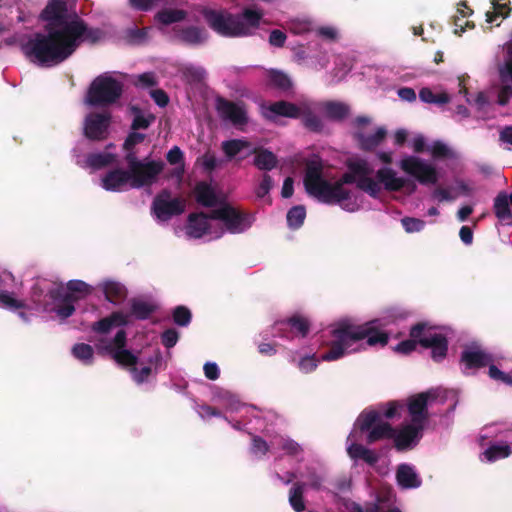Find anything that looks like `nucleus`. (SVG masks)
Returning <instances> with one entry per match:
<instances>
[{"label":"nucleus","instance_id":"nucleus-37","mask_svg":"<svg viewBox=\"0 0 512 512\" xmlns=\"http://www.w3.org/2000/svg\"><path fill=\"white\" fill-rule=\"evenodd\" d=\"M303 126L311 132H321L323 130V122L310 107L307 105L301 106V115Z\"/></svg>","mask_w":512,"mask_h":512},{"label":"nucleus","instance_id":"nucleus-10","mask_svg":"<svg viewBox=\"0 0 512 512\" xmlns=\"http://www.w3.org/2000/svg\"><path fill=\"white\" fill-rule=\"evenodd\" d=\"M400 168L415 178L421 185H435L438 180L436 168L419 157L407 156L400 161Z\"/></svg>","mask_w":512,"mask_h":512},{"label":"nucleus","instance_id":"nucleus-30","mask_svg":"<svg viewBox=\"0 0 512 512\" xmlns=\"http://www.w3.org/2000/svg\"><path fill=\"white\" fill-rule=\"evenodd\" d=\"M252 153L255 155L253 164L262 171H271L278 165L277 156L270 150L263 147H256Z\"/></svg>","mask_w":512,"mask_h":512},{"label":"nucleus","instance_id":"nucleus-45","mask_svg":"<svg viewBox=\"0 0 512 512\" xmlns=\"http://www.w3.org/2000/svg\"><path fill=\"white\" fill-rule=\"evenodd\" d=\"M370 174H365L362 176H359V179H357L356 186L361 191L366 192L368 195H370L373 198H377L381 187L373 178L369 177Z\"/></svg>","mask_w":512,"mask_h":512},{"label":"nucleus","instance_id":"nucleus-27","mask_svg":"<svg viewBox=\"0 0 512 512\" xmlns=\"http://www.w3.org/2000/svg\"><path fill=\"white\" fill-rule=\"evenodd\" d=\"M176 37L184 44L197 46L207 40V32L197 26H187L177 29Z\"/></svg>","mask_w":512,"mask_h":512},{"label":"nucleus","instance_id":"nucleus-46","mask_svg":"<svg viewBox=\"0 0 512 512\" xmlns=\"http://www.w3.org/2000/svg\"><path fill=\"white\" fill-rule=\"evenodd\" d=\"M249 147V142L243 139H232L223 141L221 148L227 158L232 159L238 155L243 149Z\"/></svg>","mask_w":512,"mask_h":512},{"label":"nucleus","instance_id":"nucleus-62","mask_svg":"<svg viewBox=\"0 0 512 512\" xmlns=\"http://www.w3.org/2000/svg\"><path fill=\"white\" fill-rule=\"evenodd\" d=\"M268 451V443L262 437L254 435L252 437L251 452L257 456H264L267 454Z\"/></svg>","mask_w":512,"mask_h":512},{"label":"nucleus","instance_id":"nucleus-44","mask_svg":"<svg viewBox=\"0 0 512 512\" xmlns=\"http://www.w3.org/2000/svg\"><path fill=\"white\" fill-rule=\"evenodd\" d=\"M419 98L424 103L444 105L450 102V96L446 92L434 94L428 87H423L419 92Z\"/></svg>","mask_w":512,"mask_h":512},{"label":"nucleus","instance_id":"nucleus-57","mask_svg":"<svg viewBox=\"0 0 512 512\" xmlns=\"http://www.w3.org/2000/svg\"><path fill=\"white\" fill-rule=\"evenodd\" d=\"M430 334H432L427 329V324L424 322H419L415 325H413L410 329V337L416 341L417 344L421 346V340L422 339H428L430 337Z\"/></svg>","mask_w":512,"mask_h":512},{"label":"nucleus","instance_id":"nucleus-20","mask_svg":"<svg viewBox=\"0 0 512 512\" xmlns=\"http://www.w3.org/2000/svg\"><path fill=\"white\" fill-rule=\"evenodd\" d=\"M423 425L408 424L404 426L398 434H394V445L398 451H404L421 437Z\"/></svg>","mask_w":512,"mask_h":512},{"label":"nucleus","instance_id":"nucleus-40","mask_svg":"<svg viewBox=\"0 0 512 512\" xmlns=\"http://www.w3.org/2000/svg\"><path fill=\"white\" fill-rule=\"evenodd\" d=\"M47 293L49 297L54 301L72 303L73 305L75 302L81 299V296L72 293L67 288L65 289L62 284L48 289Z\"/></svg>","mask_w":512,"mask_h":512},{"label":"nucleus","instance_id":"nucleus-34","mask_svg":"<svg viewBox=\"0 0 512 512\" xmlns=\"http://www.w3.org/2000/svg\"><path fill=\"white\" fill-rule=\"evenodd\" d=\"M197 203L204 207H214L217 204V195L207 182H198L194 189Z\"/></svg>","mask_w":512,"mask_h":512},{"label":"nucleus","instance_id":"nucleus-43","mask_svg":"<svg viewBox=\"0 0 512 512\" xmlns=\"http://www.w3.org/2000/svg\"><path fill=\"white\" fill-rule=\"evenodd\" d=\"M508 195L501 192L494 200V213L500 220H506L512 217V212L509 207Z\"/></svg>","mask_w":512,"mask_h":512},{"label":"nucleus","instance_id":"nucleus-61","mask_svg":"<svg viewBox=\"0 0 512 512\" xmlns=\"http://www.w3.org/2000/svg\"><path fill=\"white\" fill-rule=\"evenodd\" d=\"M183 75L189 83H200L205 78V70L190 66L184 69Z\"/></svg>","mask_w":512,"mask_h":512},{"label":"nucleus","instance_id":"nucleus-4","mask_svg":"<svg viewBox=\"0 0 512 512\" xmlns=\"http://www.w3.org/2000/svg\"><path fill=\"white\" fill-rule=\"evenodd\" d=\"M200 13L214 32L229 38L251 35L263 17L262 11L251 8H245L240 14H232L226 10L203 7Z\"/></svg>","mask_w":512,"mask_h":512},{"label":"nucleus","instance_id":"nucleus-11","mask_svg":"<svg viewBox=\"0 0 512 512\" xmlns=\"http://www.w3.org/2000/svg\"><path fill=\"white\" fill-rule=\"evenodd\" d=\"M162 161H142L140 164L128 170L131 179V188L139 189L154 184L163 171Z\"/></svg>","mask_w":512,"mask_h":512},{"label":"nucleus","instance_id":"nucleus-1","mask_svg":"<svg viewBox=\"0 0 512 512\" xmlns=\"http://www.w3.org/2000/svg\"><path fill=\"white\" fill-rule=\"evenodd\" d=\"M348 172L344 173L336 182L331 183L323 178V165L319 161H310L306 165L303 183L305 190L311 197L328 205L341 204L351 198V193L344 188L345 184L357 182L359 176L373 172L369 163L364 159L347 162Z\"/></svg>","mask_w":512,"mask_h":512},{"label":"nucleus","instance_id":"nucleus-38","mask_svg":"<svg viewBox=\"0 0 512 512\" xmlns=\"http://www.w3.org/2000/svg\"><path fill=\"white\" fill-rule=\"evenodd\" d=\"M306 484L295 482L289 490V504L295 512H303L306 508L304 501V490Z\"/></svg>","mask_w":512,"mask_h":512},{"label":"nucleus","instance_id":"nucleus-21","mask_svg":"<svg viewBox=\"0 0 512 512\" xmlns=\"http://www.w3.org/2000/svg\"><path fill=\"white\" fill-rule=\"evenodd\" d=\"M421 346L431 349V357L435 362H441L448 352V339L440 333L430 334L428 339L421 340Z\"/></svg>","mask_w":512,"mask_h":512},{"label":"nucleus","instance_id":"nucleus-35","mask_svg":"<svg viewBox=\"0 0 512 512\" xmlns=\"http://www.w3.org/2000/svg\"><path fill=\"white\" fill-rule=\"evenodd\" d=\"M368 432L367 444H373L382 439H391L395 434L394 428L388 422L377 423Z\"/></svg>","mask_w":512,"mask_h":512},{"label":"nucleus","instance_id":"nucleus-13","mask_svg":"<svg viewBox=\"0 0 512 512\" xmlns=\"http://www.w3.org/2000/svg\"><path fill=\"white\" fill-rule=\"evenodd\" d=\"M215 107L220 118L231 122L234 126L248 123L247 111L243 102L236 103L219 96L216 98Z\"/></svg>","mask_w":512,"mask_h":512},{"label":"nucleus","instance_id":"nucleus-9","mask_svg":"<svg viewBox=\"0 0 512 512\" xmlns=\"http://www.w3.org/2000/svg\"><path fill=\"white\" fill-rule=\"evenodd\" d=\"M69 41L71 42V49L74 53L81 42H88L96 44L99 42L104 33L100 28L88 27L83 19L75 15L70 20V24L65 27Z\"/></svg>","mask_w":512,"mask_h":512},{"label":"nucleus","instance_id":"nucleus-51","mask_svg":"<svg viewBox=\"0 0 512 512\" xmlns=\"http://www.w3.org/2000/svg\"><path fill=\"white\" fill-rule=\"evenodd\" d=\"M72 354L76 359L83 361L85 364H90L93 359L94 350L89 344L78 343L73 346Z\"/></svg>","mask_w":512,"mask_h":512},{"label":"nucleus","instance_id":"nucleus-18","mask_svg":"<svg viewBox=\"0 0 512 512\" xmlns=\"http://www.w3.org/2000/svg\"><path fill=\"white\" fill-rule=\"evenodd\" d=\"M101 186L107 191L120 192L131 188L128 170L116 168L108 171L101 179Z\"/></svg>","mask_w":512,"mask_h":512},{"label":"nucleus","instance_id":"nucleus-63","mask_svg":"<svg viewBox=\"0 0 512 512\" xmlns=\"http://www.w3.org/2000/svg\"><path fill=\"white\" fill-rule=\"evenodd\" d=\"M144 140L145 134L133 130V132L129 133L126 137L123 149L126 151L133 150L136 145L142 143Z\"/></svg>","mask_w":512,"mask_h":512},{"label":"nucleus","instance_id":"nucleus-31","mask_svg":"<svg viewBox=\"0 0 512 512\" xmlns=\"http://www.w3.org/2000/svg\"><path fill=\"white\" fill-rule=\"evenodd\" d=\"M163 357L159 350H155L153 355H151L147 360V366L142 367L140 370L135 366L133 369H130V372L133 375V379L137 384L144 383L152 373V367L157 370V367L162 363Z\"/></svg>","mask_w":512,"mask_h":512},{"label":"nucleus","instance_id":"nucleus-17","mask_svg":"<svg viewBox=\"0 0 512 512\" xmlns=\"http://www.w3.org/2000/svg\"><path fill=\"white\" fill-rule=\"evenodd\" d=\"M300 115L301 106L285 100L273 102L263 111L264 118L272 122H274L278 116L298 119Z\"/></svg>","mask_w":512,"mask_h":512},{"label":"nucleus","instance_id":"nucleus-54","mask_svg":"<svg viewBox=\"0 0 512 512\" xmlns=\"http://www.w3.org/2000/svg\"><path fill=\"white\" fill-rule=\"evenodd\" d=\"M173 321L178 326L186 327L192 319L191 311L185 306H177L172 313Z\"/></svg>","mask_w":512,"mask_h":512},{"label":"nucleus","instance_id":"nucleus-19","mask_svg":"<svg viewBox=\"0 0 512 512\" xmlns=\"http://www.w3.org/2000/svg\"><path fill=\"white\" fill-rule=\"evenodd\" d=\"M288 327L296 331L301 337H306L310 330V322L301 315H293L287 320L277 322L274 326L276 332L273 335L288 338L289 336L286 334Z\"/></svg>","mask_w":512,"mask_h":512},{"label":"nucleus","instance_id":"nucleus-25","mask_svg":"<svg viewBox=\"0 0 512 512\" xmlns=\"http://www.w3.org/2000/svg\"><path fill=\"white\" fill-rule=\"evenodd\" d=\"M130 312L128 318L133 317L136 320H147L158 310V305L153 301H144L140 298H131L129 300Z\"/></svg>","mask_w":512,"mask_h":512},{"label":"nucleus","instance_id":"nucleus-59","mask_svg":"<svg viewBox=\"0 0 512 512\" xmlns=\"http://www.w3.org/2000/svg\"><path fill=\"white\" fill-rule=\"evenodd\" d=\"M488 366H489L488 375L491 379H493L495 381L502 382L508 386H512V375L511 374L501 371L496 365L493 364V362L490 363Z\"/></svg>","mask_w":512,"mask_h":512},{"label":"nucleus","instance_id":"nucleus-15","mask_svg":"<svg viewBox=\"0 0 512 512\" xmlns=\"http://www.w3.org/2000/svg\"><path fill=\"white\" fill-rule=\"evenodd\" d=\"M494 362L493 356L479 346L466 347L460 356V363L465 370H478Z\"/></svg>","mask_w":512,"mask_h":512},{"label":"nucleus","instance_id":"nucleus-56","mask_svg":"<svg viewBox=\"0 0 512 512\" xmlns=\"http://www.w3.org/2000/svg\"><path fill=\"white\" fill-rule=\"evenodd\" d=\"M431 155L434 159H447L454 156L452 150L442 141H435L431 147Z\"/></svg>","mask_w":512,"mask_h":512},{"label":"nucleus","instance_id":"nucleus-28","mask_svg":"<svg viewBox=\"0 0 512 512\" xmlns=\"http://www.w3.org/2000/svg\"><path fill=\"white\" fill-rule=\"evenodd\" d=\"M387 130L384 127H379L374 134L365 135L363 132H356L355 139L359 143L361 150L371 152L375 150L386 138Z\"/></svg>","mask_w":512,"mask_h":512},{"label":"nucleus","instance_id":"nucleus-42","mask_svg":"<svg viewBox=\"0 0 512 512\" xmlns=\"http://www.w3.org/2000/svg\"><path fill=\"white\" fill-rule=\"evenodd\" d=\"M512 454V449L508 444H494L489 446L483 455L489 462H495L500 459L507 458Z\"/></svg>","mask_w":512,"mask_h":512},{"label":"nucleus","instance_id":"nucleus-36","mask_svg":"<svg viewBox=\"0 0 512 512\" xmlns=\"http://www.w3.org/2000/svg\"><path fill=\"white\" fill-rule=\"evenodd\" d=\"M324 111L328 119L342 121L349 115L350 108L343 102L327 101L324 104Z\"/></svg>","mask_w":512,"mask_h":512},{"label":"nucleus","instance_id":"nucleus-29","mask_svg":"<svg viewBox=\"0 0 512 512\" xmlns=\"http://www.w3.org/2000/svg\"><path fill=\"white\" fill-rule=\"evenodd\" d=\"M102 290L106 300L114 305L122 304L128 295L127 288L122 283L112 280L105 281Z\"/></svg>","mask_w":512,"mask_h":512},{"label":"nucleus","instance_id":"nucleus-64","mask_svg":"<svg viewBox=\"0 0 512 512\" xmlns=\"http://www.w3.org/2000/svg\"><path fill=\"white\" fill-rule=\"evenodd\" d=\"M178 339H179V333L174 328L166 329L161 334V342L168 349L174 347L176 345Z\"/></svg>","mask_w":512,"mask_h":512},{"label":"nucleus","instance_id":"nucleus-5","mask_svg":"<svg viewBox=\"0 0 512 512\" xmlns=\"http://www.w3.org/2000/svg\"><path fill=\"white\" fill-rule=\"evenodd\" d=\"M123 93V84L107 74L97 76L90 84L86 103L90 106H106L115 103Z\"/></svg>","mask_w":512,"mask_h":512},{"label":"nucleus","instance_id":"nucleus-49","mask_svg":"<svg viewBox=\"0 0 512 512\" xmlns=\"http://www.w3.org/2000/svg\"><path fill=\"white\" fill-rule=\"evenodd\" d=\"M130 109L132 113L135 115L131 124V129L134 131L149 128L151 123L155 120V116L152 114H150L147 117L143 116L141 113V109L137 106H131Z\"/></svg>","mask_w":512,"mask_h":512},{"label":"nucleus","instance_id":"nucleus-2","mask_svg":"<svg viewBox=\"0 0 512 512\" xmlns=\"http://www.w3.org/2000/svg\"><path fill=\"white\" fill-rule=\"evenodd\" d=\"M378 320H372L363 324H357L351 319L338 321L331 330L333 340L328 351L320 356L322 361H335L342 358L346 353L356 351L353 344L366 339L368 346L388 344L389 334L378 328Z\"/></svg>","mask_w":512,"mask_h":512},{"label":"nucleus","instance_id":"nucleus-48","mask_svg":"<svg viewBox=\"0 0 512 512\" xmlns=\"http://www.w3.org/2000/svg\"><path fill=\"white\" fill-rule=\"evenodd\" d=\"M0 305L8 310L16 311L26 307L23 300L16 299L13 293L0 289Z\"/></svg>","mask_w":512,"mask_h":512},{"label":"nucleus","instance_id":"nucleus-12","mask_svg":"<svg viewBox=\"0 0 512 512\" xmlns=\"http://www.w3.org/2000/svg\"><path fill=\"white\" fill-rule=\"evenodd\" d=\"M111 114L109 112H92L84 120L83 134L91 141H103L109 135Z\"/></svg>","mask_w":512,"mask_h":512},{"label":"nucleus","instance_id":"nucleus-14","mask_svg":"<svg viewBox=\"0 0 512 512\" xmlns=\"http://www.w3.org/2000/svg\"><path fill=\"white\" fill-rule=\"evenodd\" d=\"M40 18L46 21L45 29L60 30L70 24L67 16V5L61 0H50L46 7L42 10Z\"/></svg>","mask_w":512,"mask_h":512},{"label":"nucleus","instance_id":"nucleus-60","mask_svg":"<svg viewBox=\"0 0 512 512\" xmlns=\"http://www.w3.org/2000/svg\"><path fill=\"white\" fill-rule=\"evenodd\" d=\"M401 224L407 233L420 232L425 227V221L414 217L402 218Z\"/></svg>","mask_w":512,"mask_h":512},{"label":"nucleus","instance_id":"nucleus-22","mask_svg":"<svg viewBox=\"0 0 512 512\" xmlns=\"http://www.w3.org/2000/svg\"><path fill=\"white\" fill-rule=\"evenodd\" d=\"M129 324L128 315L122 311H114L109 316L94 322L91 330L99 334H107L114 327L126 326Z\"/></svg>","mask_w":512,"mask_h":512},{"label":"nucleus","instance_id":"nucleus-33","mask_svg":"<svg viewBox=\"0 0 512 512\" xmlns=\"http://www.w3.org/2000/svg\"><path fill=\"white\" fill-rule=\"evenodd\" d=\"M187 12L183 9L163 8L154 15V21L164 26L179 23L187 18Z\"/></svg>","mask_w":512,"mask_h":512},{"label":"nucleus","instance_id":"nucleus-50","mask_svg":"<svg viewBox=\"0 0 512 512\" xmlns=\"http://www.w3.org/2000/svg\"><path fill=\"white\" fill-rule=\"evenodd\" d=\"M166 159L171 165H180L175 169V175L182 177L184 174V154L178 146H173L167 153Z\"/></svg>","mask_w":512,"mask_h":512},{"label":"nucleus","instance_id":"nucleus-41","mask_svg":"<svg viewBox=\"0 0 512 512\" xmlns=\"http://www.w3.org/2000/svg\"><path fill=\"white\" fill-rule=\"evenodd\" d=\"M268 78L270 85L278 90L286 92L292 88L290 77L282 71L272 69L268 73Z\"/></svg>","mask_w":512,"mask_h":512},{"label":"nucleus","instance_id":"nucleus-16","mask_svg":"<svg viewBox=\"0 0 512 512\" xmlns=\"http://www.w3.org/2000/svg\"><path fill=\"white\" fill-rule=\"evenodd\" d=\"M435 397L436 396L430 391L421 392L410 397L408 402V412L414 424L423 425L424 422L428 419V401L430 399H434Z\"/></svg>","mask_w":512,"mask_h":512},{"label":"nucleus","instance_id":"nucleus-52","mask_svg":"<svg viewBox=\"0 0 512 512\" xmlns=\"http://www.w3.org/2000/svg\"><path fill=\"white\" fill-rule=\"evenodd\" d=\"M380 420V414L376 411L362 412L358 417V427L361 432L369 431Z\"/></svg>","mask_w":512,"mask_h":512},{"label":"nucleus","instance_id":"nucleus-6","mask_svg":"<svg viewBox=\"0 0 512 512\" xmlns=\"http://www.w3.org/2000/svg\"><path fill=\"white\" fill-rule=\"evenodd\" d=\"M210 218L220 220L225 228L231 234H239L246 231L253 223L251 214L243 212L230 204H224L221 207L210 212Z\"/></svg>","mask_w":512,"mask_h":512},{"label":"nucleus","instance_id":"nucleus-8","mask_svg":"<svg viewBox=\"0 0 512 512\" xmlns=\"http://www.w3.org/2000/svg\"><path fill=\"white\" fill-rule=\"evenodd\" d=\"M186 202L181 197L172 198L168 189H162L153 199L151 205L152 214L162 222L169 221L174 216L184 213Z\"/></svg>","mask_w":512,"mask_h":512},{"label":"nucleus","instance_id":"nucleus-3","mask_svg":"<svg viewBox=\"0 0 512 512\" xmlns=\"http://www.w3.org/2000/svg\"><path fill=\"white\" fill-rule=\"evenodd\" d=\"M46 33H35L23 45L24 54L42 66L58 65L72 54L71 42L65 27L60 30L45 29Z\"/></svg>","mask_w":512,"mask_h":512},{"label":"nucleus","instance_id":"nucleus-39","mask_svg":"<svg viewBox=\"0 0 512 512\" xmlns=\"http://www.w3.org/2000/svg\"><path fill=\"white\" fill-rule=\"evenodd\" d=\"M116 156L112 153L99 152L87 155V165L93 169H101L114 163Z\"/></svg>","mask_w":512,"mask_h":512},{"label":"nucleus","instance_id":"nucleus-7","mask_svg":"<svg viewBox=\"0 0 512 512\" xmlns=\"http://www.w3.org/2000/svg\"><path fill=\"white\" fill-rule=\"evenodd\" d=\"M126 343V331L120 329L111 341L105 343V345H98L97 349L100 354H109L117 364L130 370L138 364V357L130 350L125 349Z\"/></svg>","mask_w":512,"mask_h":512},{"label":"nucleus","instance_id":"nucleus-23","mask_svg":"<svg viewBox=\"0 0 512 512\" xmlns=\"http://www.w3.org/2000/svg\"><path fill=\"white\" fill-rule=\"evenodd\" d=\"M209 219H211L210 213H191L187 220V235L196 239L201 238L210 228Z\"/></svg>","mask_w":512,"mask_h":512},{"label":"nucleus","instance_id":"nucleus-26","mask_svg":"<svg viewBox=\"0 0 512 512\" xmlns=\"http://www.w3.org/2000/svg\"><path fill=\"white\" fill-rule=\"evenodd\" d=\"M376 177L384 185L385 190L397 192L402 190L408 183V179L397 177L396 172L391 168H381L377 171Z\"/></svg>","mask_w":512,"mask_h":512},{"label":"nucleus","instance_id":"nucleus-47","mask_svg":"<svg viewBox=\"0 0 512 512\" xmlns=\"http://www.w3.org/2000/svg\"><path fill=\"white\" fill-rule=\"evenodd\" d=\"M305 217V207L302 205L294 206L287 213V224L292 229H298L303 225Z\"/></svg>","mask_w":512,"mask_h":512},{"label":"nucleus","instance_id":"nucleus-55","mask_svg":"<svg viewBox=\"0 0 512 512\" xmlns=\"http://www.w3.org/2000/svg\"><path fill=\"white\" fill-rule=\"evenodd\" d=\"M66 288L72 293L81 296V299L92 292V288L82 280H70L68 281Z\"/></svg>","mask_w":512,"mask_h":512},{"label":"nucleus","instance_id":"nucleus-58","mask_svg":"<svg viewBox=\"0 0 512 512\" xmlns=\"http://www.w3.org/2000/svg\"><path fill=\"white\" fill-rule=\"evenodd\" d=\"M488 366H489L488 375L491 379H493L495 381L502 382L508 386H512V375L511 374L501 371L496 365L493 364V362L490 363Z\"/></svg>","mask_w":512,"mask_h":512},{"label":"nucleus","instance_id":"nucleus-32","mask_svg":"<svg viewBox=\"0 0 512 512\" xmlns=\"http://www.w3.org/2000/svg\"><path fill=\"white\" fill-rule=\"evenodd\" d=\"M347 453L351 459L362 460L370 466L376 465L379 461V455L362 444L352 443L348 446Z\"/></svg>","mask_w":512,"mask_h":512},{"label":"nucleus","instance_id":"nucleus-53","mask_svg":"<svg viewBox=\"0 0 512 512\" xmlns=\"http://www.w3.org/2000/svg\"><path fill=\"white\" fill-rule=\"evenodd\" d=\"M493 11L486 12V21L493 23L499 17L507 18L510 14L511 8L508 4H500L497 0H492Z\"/></svg>","mask_w":512,"mask_h":512},{"label":"nucleus","instance_id":"nucleus-24","mask_svg":"<svg viewBox=\"0 0 512 512\" xmlns=\"http://www.w3.org/2000/svg\"><path fill=\"white\" fill-rule=\"evenodd\" d=\"M397 484L402 489H415L421 486L422 480L414 467L407 463L398 465L396 470Z\"/></svg>","mask_w":512,"mask_h":512}]
</instances>
